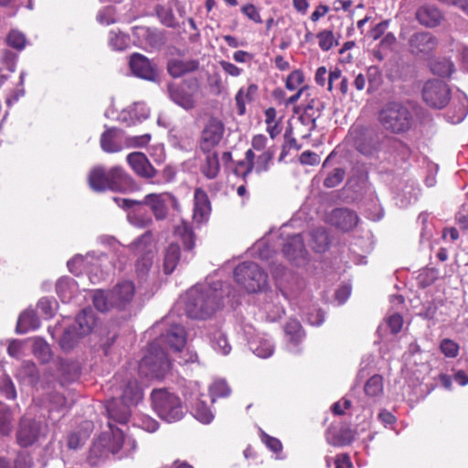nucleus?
I'll use <instances>...</instances> for the list:
<instances>
[{
    "label": "nucleus",
    "mask_w": 468,
    "mask_h": 468,
    "mask_svg": "<svg viewBox=\"0 0 468 468\" xmlns=\"http://www.w3.org/2000/svg\"><path fill=\"white\" fill-rule=\"evenodd\" d=\"M422 98L430 107L442 109L450 101L451 90L445 82L439 80H430L423 86Z\"/></svg>",
    "instance_id": "10"
},
{
    "label": "nucleus",
    "mask_w": 468,
    "mask_h": 468,
    "mask_svg": "<svg viewBox=\"0 0 468 468\" xmlns=\"http://www.w3.org/2000/svg\"><path fill=\"white\" fill-rule=\"evenodd\" d=\"M127 163L136 175L150 179L155 176L156 170L151 165L146 155L141 152H133L127 155Z\"/></svg>",
    "instance_id": "17"
},
{
    "label": "nucleus",
    "mask_w": 468,
    "mask_h": 468,
    "mask_svg": "<svg viewBox=\"0 0 468 468\" xmlns=\"http://www.w3.org/2000/svg\"><path fill=\"white\" fill-rule=\"evenodd\" d=\"M112 421L113 420L110 419L109 427L112 430V436L109 441L108 449L112 453L115 454L122 449L124 434L123 431L119 429L113 430Z\"/></svg>",
    "instance_id": "43"
},
{
    "label": "nucleus",
    "mask_w": 468,
    "mask_h": 468,
    "mask_svg": "<svg viewBox=\"0 0 468 468\" xmlns=\"http://www.w3.org/2000/svg\"><path fill=\"white\" fill-rule=\"evenodd\" d=\"M224 133V124L217 118H210L206 123L201 135L200 148L203 152L211 151L219 144Z\"/></svg>",
    "instance_id": "12"
},
{
    "label": "nucleus",
    "mask_w": 468,
    "mask_h": 468,
    "mask_svg": "<svg viewBox=\"0 0 468 468\" xmlns=\"http://www.w3.org/2000/svg\"><path fill=\"white\" fill-rule=\"evenodd\" d=\"M142 204L150 207L156 220L165 219L170 207L179 209L178 200L169 192L148 194L142 200Z\"/></svg>",
    "instance_id": "9"
},
{
    "label": "nucleus",
    "mask_w": 468,
    "mask_h": 468,
    "mask_svg": "<svg viewBox=\"0 0 468 468\" xmlns=\"http://www.w3.org/2000/svg\"><path fill=\"white\" fill-rule=\"evenodd\" d=\"M129 66L133 74L138 78L150 81H156L158 79L155 66L140 53H133L130 57Z\"/></svg>",
    "instance_id": "13"
},
{
    "label": "nucleus",
    "mask_w": 468,
    "mask_h": 468,
    "mask_svg": "<svg viewBox=\"0 0 468 468\" xmlns=\"http://www.w3.org/2000/svg\"><path fill=\"white\" fill-rule=\"evenodd\" d=\"M186 338L185 329L178 324H175L167 330L165 335L160 337L159 342L167 344L171 349L179 352L186 345Z\"/></svg>",
    "instance_id": "20"
},
{
    "label": "nucleus",
    "mask_w": 468,
    "mask_h": 468,
    "mask_svg": "<svg viewBox=\"0 0 468 468\" xmlns=\"http://www.w3.org/2000/svg\"><path fill=\"white\" fill-rule=\"evenodd\" d=\"M113 14V9L111 6H107L99 12L97 19L102 25H110L115 21Z\"/></svg>",
    "instance_id": "60"
},
{
    "label": "nucleus",
    "mask_w": 468,
    "mask_h": 468,
    "mask_svg": "<svg viewBox=\"0 0 468 468\" xmlns=\"http://www.w3.org/2000/svg\"><path fill=\"white\" fill-rule=\"evenodd\" d=\"M319 47L324 51H328L334 46L338 45L337 40L335 38L333 31L323 30L317 34Z\"/></svg>",
    "instance_id": "50"
},
{
    "label": "nucleus",
    "mask_w": 468,
    "mask_h": 468,
    "mask_svg": "<svg viewBox=\"0 0 468 468\" xmlns=\"http://www.w3.org/2000/svg\"><path fill=\"white\" fill-rule=\"evenodd\" d=\"M112 388L115 397L106 403L108 417L115 422L124 424L130 419L131 407L143 399V390L133 376L128 372L115 375Z\"/></svg>",
    "instance_id": "1"
},
{
    "label": "nucleus",
    "mask_w": 468,
    "mask_h": 468,
    "mask_svg": "<svg viewBox=\"0 0 468 468\" xmlns=\"http://www.w3.org/2000/svg\"><path fill=\"white\" fill-rule=\"evenodd\" d=\"M71 325L76 326L77 332L81 337L88 335L94 325V317L91 312L83 310L77 315L75 322Z\"/></svg>",
    "instance_id": "34"
},
{
    "label": "nucleus",
    "mask_w": 468,
    "mask_h": 468,
    "mask_svg": "<svg viewBox=\"0 0 468 468\" xmlns=\"http://www.w3.org/2000/svg\"><path fill=\"white\" fill-rule=\"evenodd\" d=\"M195 418L204 424H208L214 419V414L203 401H197L194 408Z\"/></svg>",
    "instance_id": "48"
},
{
    "label": "nucleus",
    "mask_w": 468,
    "mask_h": 468,
    "mask_svg": "<svg viewBox=\"0 0 468 468\" xmlns=\"http://www.w3.org/2000/svg\"><path fill=\"white\" fill-rule=\"evenodd\" d=\"M33 353L42 363H47L51 358L50 346L42 339L35 340L33 345Z\"/></svg>",
    "instance_id": "45"
},
{
    "label": "nucleus",
    "mask_w": 468,
    "mask_h": 468,
    "mask_svg": "<svg viewBox=\"0 0 468 468\" xmlns=\"http://www.w3.org/2000/svg\"><path fill=\"white\" fill-rule=\"evenodd\" d=\"M6 41L10 47H12L17 50H22L26 46L25 36L21 32L16 31V30H12L8 34Z\"/></svg>",
    "instance_id": "52"
},
{
    "label": "nucleus",
    "mask_w": 468,
    "mask_h": 468,
    "mask_svg": "<svg viewBox=\"0 0 468 468\" xmlns=\"http://www.w3.org/2000/svg\"><path fill=\"white\" fill-rule=\"evenodd\" d=\"M40 433V422L29 417H24L17 431V441L23 447L32 445Z\"/></svg>",
    "instance_id": "14"
},
{
    "label": "nucleus",
    "mask_w": 468,
    "mask_h": 468,
    "mask_svg": "<svg viewBox=\"0 0 468 468\" xmlns=\"http://www.w3.org/2000/svg\"><path fill=\"white\" fill-rule=\"evenodd\" d=\"M378 120L383 128L392 133L408 132L413 123L410 111L399 102H388L379 112Z\"/></svg>",
    "instance_id": "4"
},
{
    "label": "nucleus",
    "mask_w": 468,
    "mask_h": 468,
    "mask_svg": "<svg viewBox=\"0 0 468 468\" xmlns=\"http://www.w3.org/2000/svg\"><path fill=\"white\" fill-rule=\"evenodd\" d=\"M388 325L392 334L399 333L403 325V318L399 314L390 315L387 320Z\"/></svg>",
    "instance_id": "59"
},
{
    "label": "nucleus",
    "mask_w": 468,
    "mask_h": 468,
    "mask_svg": "<svg viewBox=\"0 0 468 468\" xmlns=\"http://www.w3.org/2000/svg\"><path fill=\"white\" fill-rule=\"evenodd\" d=\"M81 336L77 332L76 326L69 325L64 330L59 340V345L62 349L69 351L76 346Z\"/></svg>",
    "instance_id": "39"
},
{
    "label": "nucleus",
    "mask_w": 468,
    "mask_h": 468,
    "mask_svg": "<svg viewBox=\"0 0 468 468\" xmlns=\"http://www.w3.org/2000/svg\"><path fill=\"white\" fill-rule=\"evenodd\" d=\"M365 393L371 398H377L383 394V378L379 375L372 376L365 384Z\"/></svg>",
    "instance_id": "40"
},
{
    "label": "nucleus",
    "mask_w": 468,
    "mask_h": 468,
    "mask_svg": "<svg viewBox=\"0 0 468 468\" xmlns=\"http://www.w3.org/2000/svg\"><path fill=\"white\" fill-rule=\"evenodd\" d=\"M180 258V248L177 244L171 243L165 250L163 261V271L165 274L172 273Z\"/></svg>",
    "instance_id": "32"
},
{
    "label": "nucleus",
    "mask_w": 468,
    "mask_h": 468,
    "mask_svg": "<svg viewBox=\"0 0 468 468\" xmlns=\"http://www.w3.org/2000/svg\"><path fill=\"white\" fill-rule=\"evenodd\" d=\"M345 170L342 168H335L324 179V185L332 188L339 185L345 177Z\"/></svg>",
    "instance_id": "54"
},
{
    "label": "nucleus",
    "mask_w": 468,
    "mask_h": 468,
    "mask_svg": "<svg viewBox=\"0 0 468 468\" xmlns=\"http://www.w3.org/2000/svg\"><path fill=\"white\" fill-rule=\"evenodd\" d=\"M135 292V285L132 281H120L111 290L94 291L92 303L101 313L112 309L125 310L133 303Z\"/></svg>",
    "instance_id": "3"
},
{
    "label": "nucleus",
    "mask_w": 468,
    "mask_h": 468,
    "mask_svg": "<svg viewBox=\"0 0 468 468\" xmlns=\"http://www.w3.org/2000/svg\"><path fill=\"white\" fill-rule=\"evenodd\" d=\"M312 246L317 252L324 251L328 246V235L323 229H317L311 234Z\"/></svg>",
    "instance_id": "49"
},
{
    "label": "nucleus",
    "mask_w": 468,
    "mask_h": 468,
    "mask_svg": "<svg viewBox=\"0 0 468 468\" xmlns=\"http://www.w3.org/2000/svg\"><path fill=\"white\" fill-rule=\"evenodd\" d=\"M206 161L202 166L203 174L209 179L215 178L219 172V162L218 154L215 152H206Z\"/></svg>",
    "instance_id": "38"
},
{
    "label": "nucleus",
    "mask_w": 468,
    "mask_h": 468,
    "mask_svg": "<svg viewBox=\"0 0 468 468\" xmlns=\"http://www.w3.org/2000/svg\"><path fill=\"white\" fill-rule=\"evenodd\" d=\"M169 369L170 361L166 353L160 348L159 343H152L147 354L139 363V374L149 380L160 379L165 378Z\"/></svg>",
    "instance_id": "5"
},
{
    "label": "nucleus",
    "mask_w": 468,
    "mask_h": 468,
    "mask_svg": "<svg viewBox=\"0 0 468 468\" xmlns=\"http://www.w3.org/2000/svg\"><path fill=\"white\" fill-rule=\"evenodd\" d=\"M1 392L8 399H14L16 397V391L15 386L9 378H5L3 380L1 387Z\"/></svg>",
    "instance_id": "61"
},
{
    "label": "nucleus",
    "mask_w": 468,
    "mask_h": 468,
    "mask_svg": "<svg viewBox=\"0 0 468 468\" xmlns=\"http://www.w3.org/2000/svg\"><path fill=\"white\" fill-rule=\"evenodd\" d=\"M58 376L63 382L75 380L80 375V367L75 362L59 359L57 362Z\"/></svg>",
    "instance_id": "31"
},
{
    "label": "nucleus",
    "mask_w": 468,
    "mask_h": 468,
    "mask_svg": "<svg viewBox=\"0 0 468 468\" xmlns=\"http://www.w3.org/2000/svg\"><path fill=\"white\" fill-rule=\"evenodd\" d=\"M303 76L301 71H292L286 80V88L290 90H294L303 83Z\"/></svg>",
    "instance_id": "57"
},
{
    "label": "nucleus",
    "mask_w": 468,
    "mask_h": 468,
    "mask_svg": "<svg viewBox=\"0 0 468 468\" xmlns=\"http://www.w3.org/2000/svg\"><path fill=\"white\" fill-rule=\"evenodd\" d=\"M111 190L119 192L133 191L135 189L133 179L120 166L110 169Z\"/></svg>",
    "instance_id": "19"
},
{
    "label": "nucleus",
    "mask_w": 468,
    "mask_h": 468,
    "mask_svg": "<svg viewBox=\"0 0 468 468\" xmlns=\"http://www.w3.org/2000/svg\"><path fill=\"white\" fill-rule=\"evenodd\" d=\"M37 399L48 411H63L68 408L66 398L57 391H48Z\"/></svg>",
    "instance_id": "26"
},
{
    "label": "nucleus",
    "mask_w": 468,
    "mask_h": 468,
    "mask_svg": "<svg viewBox=\"0 0 468 468\" xmlns=\"http://www.w3.org/2000/svg\"><path fill=\"white\" fill-rule=\"evenodd\" d=\"M284 332L289 340L294 344L300 342L304 336L302 325L297 320L288 321L284 326Z\"/></svg>",
    "instance_id": "42"
},
{
    "label": "nucleus",
    "mask_w": 468,
    "mask_h": 468,
    "mask_svg": "<svg viewBox=\"0 0 468 468\" xmlns=\"http://www.w3.org/2000/svg\"><path fill=\"white\" fill-rule=\"evenodd\" d=\"M241 12L244 16H246L250 20L253 21L257 24H261L262 19L260 15L258 8L252 4H247L241 7Z\"/></svg>",
    "instance_id": "56"
},
{
    "label": "nucleus",
    "mask_w": 468,
    "mask_h": 468,
    "mask_svg": "<svg viewBox=\"0 0 468 468\" xmlns=\"http://www.w3.org/2000/svg\"><path fill=\"white\" fill-rule=\"evenodd\" d=\"M282 252L290 261L303 259L305 256V249L302 236L300 234L292 236L283 245Z\"/></svg>",
    "instance_id": "25"
},
{
    "label": "nucleus",
    "mask_w": 468,
    "mask_h": 468,
    "mask_svg": "<svg viewBox=\"0 0 468 468\" xmlns=\"http://www.w3.org/2000/svg\"><path fill=\"white\" fill-rule=\"evenodd\" d=\"M152 404L158 416L167 422L177 421L184 415V408L180 399L166 389H156L152 392Z\"/></svg>",
    "instance_id": "6"
},
{
    "label": "nucleus",
    "mask_w": 468,
    "mask_h": 468,
    "mask_svg": "<svg viewBox=\"0 0 468 468\" xmlns=\"http://www.w3.org/2000/svg\"><path fill=\"white\" fill-rule=\"evenodd\" d=\"M100 143L104 152L118 153L123 147L122 132L116 128H110L101 134Z\"/></svg>",
    "instance_id": "21"
},
{
    "label": "nucleus",
    "mask_w": 468,
    "mask_h": 468,
    "mask_svg": "<svg viewBox=\"0 0 468 468\" xmlns=\"http://www.w3.org/2000/svg\"><path fill=\"white\" fill-rule=\"evenodd\" d=\"M275 151L272 148H268L263 151L257 158L254 163V168L256 173L261 174L269 170L270 165L274 157Z\"/></svg>",
    "instance_id": "41"
},
{
    "label": "nucleus",
    "mask_w": 468,
    "mask_h": 468,
    "mask_svg": "<svg viewBox=\"0 0 468 468\" xmlns=\"http://www.w3.org/2000/svg\"><path fill=\"white\" fill-rule=\"evenodd\" d=\"M381 136L373 131H366L356 138L355 146L364 155H373L380 150Z\"/></svg>",
    "instance_id": "18"
},
{
    "label": "nucleus",
    "mask_w": 468,
    "mask_h": 468,
    "mask_svg": "<svg viewBox=\"0 0 468 468\" xmlns=\"http://www.w3.org/2000/svg\"><path fill=\"white\" fill-rule=\"evenodd\" d=\"M430 69L435 75L449 77L454 70V65L447 58H438L430 62Z\"/></svg>",
    "instance_id": "36"
},
{
    "label": "nucleus",
    "mask_w": 468,
    "mask_h": 468,
    "mask_svg": "<svg viewBox=\"0 0 468 468\" xmlns=\"http://www.w3.org/2000/svg\"><path fill=\"white\" fill-rule=\"evenodd\" d=\"M438 41L429 32L415 33L410 39V48L413 54L426 56L437 47Z\"/></svg>",
    "instance_id": "15"
},
{
    "label": "nucleus",
    "mask_w": 468,
    "mask_h": 468,
    "mask_svg": "<svg viewBox=\"0 0 468 468\" xmlns=\"http://www.w3.org/2000/svg\"><path fill=\"white\" fill-rule=\"evenodd\" d=\"M209 341L212 348L223 355L226 356L229 354L231 350V346L229 343L228 337L224 332L219 329H217L209 334Z\"/></svg>",
    "instance_id": "33"
},
{
    "label": "nucleus",
    "mask_w": 468,
    "mask_h": 468,
    "mask_svg": "<svg viewBox=\"0 0 468 468\" xmlns=\"http://www.w3.org/2000/svg\"><path fill=\"white\" fill-rule=\"evenodd\" d=\"M236 105L238 108V113L243 115L246 112V103L248 101L245 96V89L240 88L235 96Z\"/></svg>",
    "instance_id": "64"
},
{
    "label": "nucleus",
    "mask_w": 468,
    "mask_h": 468,
    "mask_svg": "<svg viewBox=\"0 0 468 468\" xmlns=\"http://www.w3.org/2000/svg\"><path fill=\"white\" fill-rule=\"evenodd\" d=\"M440 348L448 357H455L459 352V346L451 339H443L441 342Z\"/></svg>",
    "instance_id": "55"
},
{
    "label": "nucleus",
    "mask_w": 468,
    "mask_h": 468,
    "mask_svg": "<svg viewBox=\"0 0 468 468\" xmlns=\"http://www.w3.org/2000/svg\"><path fill=\"white\" fill-rule=\"evenodd\" d=\"M40 325V321L33 310L23 312L17 321L16 332L26 334L30 330H35Z\"/></svg>",
    "instance_id": "29"
},
{
    "label": "nucleus",
    "mask_w": 468,
    "mask_h": 468,
    "mask_svg": "<svg viewBox=\"0 0 468 468\" xmlns=\"http://www.w3.org/2000/svg\"><path fill=\"white\" fill-rule=\"evenodd\" d=\"M151 139L149 133L138 136H132L127 139V145L130 147H143L145 146Z\"/></svg>",
    "instance_id": "62"
},
{
    "label": "nucleus",
    "mask_w": 468,
    "mask_h": 468,
    "mask_svg": "<svg viewBox=\"0 0 468 468\" xmlns=\"http://www.w3.org/2000/svg\"><path fill=\"white\" fill-rule=\"evenodd\" d=\"M37 309L47 317L53 315V301L48 298H41L37 303Z\"/></svg>",
    "instance_id": "63"
},
{
    "label": "nucleus",
    "mask_w": 468,
    "mask_h": 468,
    "mask_svg": "<svg viewBox=\"0 0 468 468\" xmlns=\"http://www.w3.org/2000/svg\"><path fill=\"white\" fill-rule=\"evenodd\" d=\"M253 168L254 167L251 164H249L247 161L243 160L238 162L234 168V173L245 179L253 171Z\"/></svg>",
    "instance_id": "58"
},
{
    "label": "nucleus",
    "mask_w": 468,
    "mask_h": 468,
    "mask_svg": "<svg viewBox=\"0 0 468 468\" xmlns=\"http://www.w3.org/2000/svg\"><path fill=\"white\" fill-rule=\"evenodd\" d=\"M324 105L320 100L311 98L303 105V112H305V117L310 120H316L320 117Z\"/></svg>",
    "instance_id": "47"
},
{
    "label": "nucleus",
    "mask_w": 468,
    "mask_h": 468,
    "mask_svg": "<svg viewBox=\"0 0 468 468\" xmlns=\"http://www.w3.org/2000/svg\"><path fill=\"white\" fill-rule=\"evenodd\" d=\"M418 21L428 27H434L438 26L442 16L440 10L434 6L425 5L419 8L416 14Z\"/></svg>",
    "instance_id": "28"
},
{
    "label": "nucleus",
    "mask_w": 468,
    "mask_h": 468,
    "mask_svg": "<svg viewBox=\"0 0 468 468\" xmlns=\"http://www.w3.org/2000/svg\"><path fill=\"white\" fill-rule=\"evenodd\" d=\"M142 201L137 203L133 208L129 210L127 219L134 227L147 228L153 224V218L146 209L143 207Z\"/></svg>",
    "instance_id": "27"
},
{
    "label": "nucleus",
    "mask_w": 468,
    "mask_h": 468,
    "mask_svg": "<svg viewBox=\"0 0 468 468\" xmlns=\"http://www.w3.org/2000/svg\"><path fill=\"white\" fill-rule=\"evenodd\" d=\"M358 216L348 208H335L329 217L328 221L343 231L352 230L358 223Z\"/></svg>",
    "instance_id": "16"
},
{
    "label": "nucleus",
    "mask_w": 468,
    "mask_h": 468,
    "mask_svg": "<svg viewBox=\"0 0 468 468\" xmlns=\"http://www.w3.org/2000/svg\"><path fill=\"white\" fill-rule=\"evenodd\" d=\"M250 350L259 357H270L274 351L271 340L268 337L258 336L250 342Z\"/></svg>",
    "instance_id": "30"
},
{
    "label": "nucleus",
    "mask_w": 468,
    "mask_h": 468,
    "mask_svg": "<svg viewBox=\"0 0 468 468\" xmlns=\"http://www.w3.org/2000/svg\"><path fill=\"white\" fill-rule=\"evenodd\" d=\"M153 240V235L150 231L145 232L134 242L132 243V249L137 253L143 255L136 261V272L138 275H145L151 269L154 263V252L150 248Z\"/></svg>",
    "instance_id": "11"
},
{
    "label": "nucleus",
    "mask_w": 468,
    "mask_h": 468,
    "mask_svg": "<svg viewBox=\"0 0 468 468\" xmlns=\"http://www.w3.org/2000/svg\"><path fill=\"white\" fill-rule=\"evenodd\" d=\"M458 110L454 116L452 117V122H460L468 113V99L464 94L458 96Z\"/></svg>",
    "instance_id": "53"
},
{
    "label": "nucleus",
    "mask_w": 468,
    "mask_h": 468,
    "mask_svg": "<svg viewBox=\"0 0 468 468\" xmlns=\"http://www.w3.org/2000/svg\"><path fill=\"white\" fill-rule=\"evenodd\" d=\"M223 296L221 282L192 288L186 294V313L191 318L205 319L220 308Z\"/></svg>",
    "instance_id": "2"
},
{
    "label": "nucleus",
    "mask_w": 468,
    "mask_h": 468,
    "mask_svg": "<svg viewBox=\"0 0 468 468\" xmlns=\"http://www.w3.org/2000/svg\"><path fill=\"white\" fill-rule=\"evenodd\" d=\"M199 67V62L196 59H170L167 63V71L173 78L196 71Z\"/></svg>",
    "instance_id": "24"
},
{
    "label": "nucleus",
    "mask_w": 468,
    "mask_h": 468,
    "mask_svg": "<svg viewBox=\"0 0 468 468\" xmlns=\"http://www.w3.org/2000/svg\"><path fill=\"white\" fill-rule=\"evenodd\" d=\"M134 34L144 37L152 48H159L165 43L161 33L148 27H136Z\"/></svg>",
    "instance_id": "37"
},
{
    "label": "nucleus",
    "mask_w": 468,
    "mask_h": 468,
    "mask_svg": "<svg viewBox=\"0 0 468 468\" xmlns=\"http://www.w3.org/2000/svg\"><path fill=\"white\" fill-rule=\"evenodd\" d=\"M193 218L201 223L207 219L210 213V203L207 193L201 188H197L194 196Z\"/></svg>",
    "instance_id": "22"
},
{
    "label": "nucleus",
    "mask_w": 468,
    "mask_h": 468,
    "mask_svg": "<svg viewBox=\"0 0 468 468\" xmlns=\"http://www.w3.org/2000/svg\"><path fill=\"white\" fill-rule=\"evenodd\" d=\"M12 413L6 406L0 401V434L8 435L12 431Z\"/></svg>",
    "instance_id": "44"
},
{
    "label": "nucleus",
    "mask_w": 468,
    "mask_h": 468,
    "mask_svg": "<svg viewBox=\"0 0 468 468\" xmlns=\"http://www.w3.org/2000/svg\"><path fill=\"white\" fill-rule=\"evenodd\" d=\"M234 278L248 292H260L267 285V274L251 261L239 264L234 270Z\"/></svg>",
    "instance_id": "8"
},
{
    "label": "nucleus",
    "mask_w": 468,
    "mask_h": 468,
    "mask_svg": "<svg viewBox=\"0 0 468 468\" xmlns=\"http://www.w3.org/2000/svg\"><path fill=\"white\" fill-rule=\"evenodd\" d=\"M90 187L96 192H102L111 189L110 170L106 171L103 167L93 168L88 177Z\"/></svg>",
    "instance_id": "23"
},
{
    "label": "nucleus",
    "mask_w": 468,
    "mask_h": 468,
    "mask_svg": "<svg viewBox=\"0 0 468 468\" xmlns=\"http://www.w3.org/2000/svg\"><path fill=\"white\" fill-rule=\"evenodd\" d=\"M175 234L179 237L186 250H192L195 246V236L191 227L182 220L175 228Z\"/></svg>",
    "instance_id": "35"
},
{
    "label": "nucleus",
    "mask_w": 468,
    "mask_h": 468,
    "mask_svg": "<svg viewBox=\"0 0 468 468\" xmlns=\"http://www.w3.org/2000/svg\"><path fill=\"white\" fill-rule=\"evenodd\" d=\"M168 96L172 101L186 111L194 109L199 99V81L191 78L180 83H170L167 85Z\"/></svg>",
    "instance_id": "7"
},
{
    "label": "nucleus",
    "mask_w": 468,
    "mask_h": 468,
    "mask_svg": "<svg viewBox=\"0 0 468 468\" xmlns=\"http://www.w3.org/2000/svg\"><path fill=\"white\" fill-rule=\"evenodd\" d=\"M210 396L212 397V401L215 400L216 397H227L230 393V388H229L227 382L225 380L219 379L216 380L209 388Z\"/></svg>",
    "instance_id": "51"
},
{
    "label": "nucleus",
    "mask_w": 468,
    "mask_h": 468,
    "mask_svg": "<svg viewBox=\"0 0 468 468\" xmlns=\"http://www.w3.org/2000/svg\"><path fill=\"white\" fill-rule=\"evenodd\" d=\"M108 42L112 49L122 51L126 49L129 45V37L121 32L112 30L109 33Z\"/></svg>",
    "instance_id": "46"
}]
</instances>
